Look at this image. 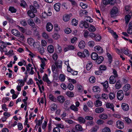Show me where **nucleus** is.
I'll use <instances>...</instances> for the list:
<instances>
[{
    "instance_id": "obj_52",
    "label": "nucleus",
    "mask_w": 132,
    "mask_h": 132,
    "mask_svg": "<svg viewBox=\"0 0 132 132\" xmlns=\"http://www.w3.org/2000/svg\"><path fill=\"white\" fill-rule=\"evenodd\" d=\"M67 88L70 90H72L74 88V86L73 85L71 84H69L67 86Z\"/></svg>"
},
{
    "instance_id": "obj_23",
    "label": "nucleus",
    "mask_w": 132,
    "mask_h": 132,
    "mask_svg": "<svg viewBox=\"0 0 132 132\" xmlns=\"http://www.w3.org/2000/svg\"><path fill=\"white\" fill-rule=\"evenodd\" d=\"M98 57V54L96 53L93 52L91 54V59L93 60H96Z\"/></svg>"
},
{
    "instance_id": "obj_60",
    "label": "nucleus",
    "mask_w": 132,
    "mask_h": 132,
    "mask_svg": "<svg viewBox=\"0 0 132 132\" xmlns=\"http://www.w3.org/2000/svg\"><path fill=\"white\" fill-rule=\"evenodd\" d=\"M54 29L55 31H57L60 30V28L58 27L57 24H55L54 25Z\"/></svg>"
},
{
    "instance_id": "obj_31",
    "label": "nucleus",
    "mask_w": 132,
    "mask_h": 132,
    "mask_svg": "<svg viewBox=\"0 0 132 132\" xmlns=\"http://www.w3.org/2000/svg\"><path fill=\"white\" fill-rule=\"evenodd\" d=\"M57 108V105L54 103L51 106V110L52 111H54Z\"/></svg>"
},
{
    "instance_id": "obj_45",
    "label": "nucleus",
    "mask_w": 132,
    "mask_h": 132,
    "mask_svg": "<svg viewBox=\"0 0 132 132\" xmlns=\"http://www.w3.org/2000/svg\"><path fill=\"white\" fill-rule=\"evenodd\" d=\"M30 10L33 12L34 13H36L37 12V10L34 6H30Z\"/></svg>"
},
{
    "instance_id": "obj_48",
    "label": "nucleus",
    "mask_w": 132,
    "mask_h": 132,
    "mask_svg": "<svg viewBox=\"0 0 132 132\" xmlns=\"http://www.w3.org/2000/svg\"><path fill=\"white\" fill-rule=\"evenodd\" d=\"M98 128V127L97 126H95L92 128L91 132H96Z\"/></svg>"
},
{
    "instance_id": "obj_34",
    "label": "nucleus",
    "mask_w": 132,
    "mask_h": 132,
    "mask_svg": "<svg viewBox=\"0 0 132 132\" xmlns=\"http://www.w3.org/2000/svg\"><path fill=\"white\" fill-rule=\"evenodd\" d=\"M28 22L29 24L31 26H33L35 25V23L33 20L31 19H29L28 21Z\"/></svg>"
},
{
    "instance_id": "obj_16",
    "label": "nucleus",
    "mask_w": 132,
    "mask_h": 132,
    "mask_svg": "<svg viewBox=\"0 0 132 132\" xmlns=\"http://www.w3.org/2000/svg\"><path fill=\"white\" fill-rule=\"evenodd\" d=\"M104 60V58L102 56L98 57L97 59L96 60V62L97 64H100Z\"/></svg>"
},
{
    "instance_id": "obj_42",
    "label": "nucleus",
    "mask_w": 132,
    "mask_h": 132,
    "mask_svg": "<svg viewBox=\"0 0 132 132\" xmlns=\"http://www.w3.org/2000/svg\"><path fill=\"white\" fill-rule=\"evenodd\" d=\"M107 55L109 58V61L110 62V63L111 62H112V57L111 56V55L108 53H107Z\"/></svg>"
},
{
    "instance_id": "obj_8",
    "label": "nucleus",
    "mask_w": 132,
    "mask_h": 132,
    "mask_svg": "<svg viewBox=\"0 0 132 132\" xmlns=\"http://www.w3.org/2000/svg\"><path fill=\"white\" fill-rule=\"evenodd\" d=\"M116 77H114V75L111 76L109 78V83L110 84H114L116 82Z\"/></svg>"
},
{
    "instance_id": "obj_22",
    "label": "nucleus",
    "mask_w": 132,
    "mask_h": 132,
    "mask_svg": "<svg viewBox=\"0 0 132 132\" xmlns=\"http://www.w3.org/2000/svg\"><path fill=\"white\" fill-rule=\"evenodd\" d=\"M43 80L44 81L46 82L48 84H50L51 83V82L48 79L47 75L46 73L45 74V75L43 78Z\"/></svg>"
},
{
    "instance_id": "obj_14",
    "label": "nucleus",
    "mask_w": 132,
    "mask_h": 132,
    "mask_svg": "<svg viewBox=\"0 0 132 132\" xmlns=\"http://www.w3.org/2000/svg\"><path fill=\"white\" fill-rule=\"evenodd\" d=\"M106 106L107 108H110L113 111H114V106L113 104L107 103L106 104Z\"/></svg>"
},
{
    "instance_id": "obj_27",
    "label": "nucleus",
    "mask_w": 132,
    "mask_h": 132,
    "mask_svg": "<svg viewBox=\"0 0 132 132\" xmlns=\"http://www.w3.org/2000/svg\"><path fill=\"white\" fill-rule=\"evenodd\" d=\"M99 117L101 119L105 120L107 118L108 116L106 114L103 113L100 115Z\"/></svg>"
},
{
    "instance_id": "obj_55",
    "label": "nucleus",
    "mask_w": 132,
    "mask_h": 132,
    "mask_svg": "<svg viewBox=\"0 0 132 132\" xmlns=\"http://www.w3.org/2000/svg\"><path fill=\"white\" fill-rule=\"evenodd\" d=\"M49 98L52 101H54L56 100L55 98L51 94L49 95Z\"/></svg>"
},
{
    "instance_id": "obj_54",
    "label": "nucleus",
    "mask_w": 132,
    "mask_h": 132,
    "mask_svg": "<svg viewBox=\"0 0 132 132\" xmlns=\"http://www.w3.org/2000/svg\"><path fill=\"white\" fill-rule=\"evenodd\" d=\"M80 14H83L84 15H86L88 12L85 10H81L80 11Z\"/></svg>"
},
{
    "instance_id": "obj_49",
    "label": "nucleus",
    "mask_w": 132,
    "mask_h": 132,
    "mask_svg": "<svg viewBox=\"0 0 132 132\" xmlns=\"http://www.w3.org/2000/svg\"><path fill=\"white\" fill-rule=\"evenodd\" d=\"M60 130L58 127H56L54 128L53 130V132H60Z\"/></svg>"
},
{
    "instance_id": "obj_59",
    "label": "nucleus",
    "mask_w": 132,
    "mask_h": 132,
    "mask_svg": "<svg viewBox=\"0 0 132 132\" xmlns=\"http://www.w3.org/2000/svg\"><path fill=\"white\" fill-rule=\"evenodd\" d=\"M112 72L114 75H113L114 76V77H118V76L116 70L114 69H113Z\"/></svg>"
},
{
    "instance_id": "obj_47",
    "label": "nucleus",
    "mask_w": 132,
    "mask_h": 132,
    "mask_svg": "<svg viewBox=\"0 0 132 132\" xmlns=\"http://www.w3.org/2000/svg\"><path fill=\"white\" fill-rule=\"evenodd\" d=\"M127 32L129 34H132V26H130L128 28Z\"/></svg>"
},
{
    "instance_id": "obj_2",
    "label": "nucleus",
    "mask_w": 132,
    "mask_h": 132,
    "mask_svg": "<svg viewBox=\"0 0 132 132\" xmlns=\"http://www.w3.org/2000/svg\"><path fill=\"white\" fill-rule=\"evenodd\" d=\"M117 97L118 100L121 101L123 100L124 97V94L122 90H120L117 93Z\"/></svg>"
},
{
    "instance_id": "obj_6",
    "label": "nucleus",
    "mask_w": 132,
    "mask_h": 132,
    "mask_svg": "<svg viewBox=\"0 0 132 132\" xmlns=\"http://www.w3.org/2000/svg\"><path fill=\"white\" fill-rule=\"evenodd\" d=\"M116 123L117 128L120 129H122L124 128V125L122 121L118 120L116 122Z\"/></svg>"
},
{
    "instance_id": "obj_57",
    "label": "nucleus",
    "mask_w": 132,
    "mask_h": 132,
    "mask_svg": "<svg viewBox=\"0 0 132 132\" xmlns=\"http://www.w3.org/2000/svg\"><path fill=\"white\" fill-rule=\"evenodd\" d=\"M80 5L83 9H85L87 7V6L83 3H80Z\"/></svg>"
},
{
    "instance_id": "obj_7",
    "label": "nucleus",
    "mask_w": 132,
    "mask_h": 132,
    "mask_svg": "<svg viewBox=\"0 0 132 132\" xmlns=\"http://www.w3.org/2000/svg\"><path fill=\"white\" fill-rule=\"evenodd\" d=\"M95 51L98 52L99 53H102L103 52V48L99 46H96L94 48Z\"/></svg>"
},
{
    "instance_id": "obj_29",
    "label": "nucleus",
    "mask_w": 132,
    "mask_h": 132,
    "mask_svg": "<svg viewBox=\"0 0 132 132\" xmlns=\"http://www.w3.org/2000/svg\"><path fill=\"white\" fill-rule=\"evenodd\" d=\"M95 105L96 107L101 106L102 105V102L99 100H97L95 102Z\"/></svg>"
},
{
    "instance_id": "obj_37",
    "label": "nucleus",
    "mask_w": 132,
    "mask_h": 132,
    "mask_svg": "<svg viewBox=\"0 0 132 132\" xmlns=\"http://www.w3.org/2000/svg\"><path fill=\"white\" fill-rule=\"evenodd\" d=\"M107 69L106 66L104 65H101L99 67V70H102L105 71Z\"/></svg>"
},
{
    "instance_id": "obj_62",
    "label": "nucleus",
    "mask_w": 132,
    "mask_h": 132,
    "mask_svg": "<svg viewBox=\"0 0 132 132\" xmlns=\"http://www.w3.org/2000/svg\"><path fill=\"white\" fill-rule=\"evenodd\" d=\"M91 63L90 62L88 63L86 65V68L87 70H90L91 69Z\"/></svg>"
},
{
    "instance_id": "obj_17",
    "label": "nucleus",
    "mask_w": 132,
    "mask_h": 132,
    "mask_svg": "<svg viewBox=\"0 0 132 132\" xmlns=\"http://www.w3.org/2000/svg\"><path fill=\"white\" fill-rule=\"evenodd\" d=\"M57 100L61 103H63L65 101V98L63 96L60 95L57 97Z\"/></svg>"
},
{
    "instance_id": "obj_38",
    "label": "nucleus",
    "mask_w": 132,
    "mask_h": 132,
    "mask_svg": "<svg viewBox=\"0 0 132 132\" xmlns=\"http://www.w3.org/2000/svg\"><path fill=\"white\" fill-rule=\"evenodd\" d=\"M66 94L68 96L70 97H72L74 96V94L73 93L70 91L67 92Z\"/></svg>"
},
{
    "instance_id": "obj_44",
    "label": "nucleus",
    "mask_w": 132,
    "mask_h": 132,
    "mask_svg": "<svg viewBox=\"0 0 132 132\" xmlns=\"http://www.w3.org/2000/svg\"><path fill=\"white\" fill-rule=\"evenodd\" d=\"M77 55L80 57H85V55L84 53H81L80 52H79L77 53Z\"/></svg>"
},
{
    "instance_id": "obj_46",
    "label": "nucleus",
    "mask_w": 132,
    "mask_h": 132,
    "mask_svg": "<svg viewBox=\"0 0 132 132\" xmlns=\"http://www.w3.org/2000/svg\"><path fill=\"white\" fill-rule=\"evenodd\" d=\"M101 97L102 99L106 100L108 98V95L106 94L103 93L102 94Z\"/></svg>"
},
{
    "instance_id": "obj_24",
    "label": "nucleus",
    "mask_w": 132,
    "mask_h": 132,
    "mask_svg": "<svg viewBox=\"0 0 132 132\" xmlns=\"http://www.w3.org/2000/svg\"><path fill=\"white\" fill-rule=\"evenodd\" d=\"M130 85L129 84H127L123 87V89L124 91L126 92L130 89Z\"/></svg>"
},
{
    "instance_id": "obj_56",
    "label": "nucleus",
    "mask_w": 132,
    "mask_h": 132,
    "mask_svg": "<svg viewBox=\"0 0 132 132\" xmlns=\"http://www.w3.org/2000/svg\"><path fill=\"white\" fill-rule=\"evenodd\" d=\"M125 121L128 124H131V120L127 117L125 118Z\"/></svg>"
},
{
    "instance_id": "obj_43",
    "label": "nucleus",
    "mask_w": 132,
    "mask_h": 132,
    "mask_svg": "<svg viewBox=\"0 0 132 132\" xmlns=\"http://www.w3.org/2000/svg\"><path fill=\"white\" fill-rule=\"evenodd\" d=\"M63 20L65 21H69L70 19V16L69 15H66L63 17Z\"/></svg>"
},
{
    "instance_id": "obj_40",
    "label": "nucleus",
    "mask_w": 132,
    "mask_h": 132,
    "mask_svg": "<svg viewBox=\"0 0 132 132\" xmlns=\"http://www.w3.org/2000/svg\"><path fill=\"white\" fill-rule=\"evenodd\" d=\"M9 10L12 13H15L16 11V9L14 8V7L11 6L9 7Z\"/></svg>"
},
{
    "instance_id": "obj_3",
    "label": "nucleus",
    "mask_w": 132,
    "mask_h": 132,
    "mask_svg": "<svg viewBox=\"0 0 132 132\" xmlns=\"http://www.w3.org/2000/svg\"><path fill=\"white\" fill-rule=\"evenodd\" d=\"M91 38L97 41H99L101 39V37L99 35H95L94 33H91Z\"/></svg>"
},
{
    "instance_id": "obj_19",
    "label": "nucleus",
    "mask_w": 132,
    "mask_h": 132,
    "mask_svg": "<svg viewBox=\"0 0 132 132\" xmlns=\"http://www.w3.org/2000/svg\"><path fill=\"white\" fill-rule=\"evenodd\" d=\"M92 90L94 92L99 93L100 92L101 89L98 86H95L93 87Z\"/></svg>"
},
{
    "instance_id": "obj_32",
    "label": "nucleus",
    "mask_w": 132,
    "mask_h": 132,
    "mask_svg": "<svg viewBox=\"0 0 132 132\" xmlns=\"http://www.w3.org/2000/svg\"><path fill=\"white\" fill-rule=\"evenodd\" d=\"M70 108L72 110L74 111L75 112L77 111L78 110V108L73 104L72 105L70 106Z\"/></svg>"
},
{
    "instance_id": "obj_21",
    "label": "nucleus",
    "mask_w": 132,
    "mask_h": 132,
    "mask_svg": "<svg viewBox=\"0 0 132 132\" xmlns=\"http://www.w3.org/2000/svg\"><path fill=\"white\" fill-rule=\"evenodd\" d=\"M47 50L49 53H52L54 51V46L51 45H49L47 47Z\"/></svg>"
},
{
    "instance_id": "obj_36",
    "label": "nucleus",
    "mask_w": 132,
    "mask_h": 132,
    "mask_svg": "<svg viewBox=\"0 0 132 132\" xmlns=\"http://www.w3.org/2000/svg\"><path fill=\"white\" fill-rule=\"evenodd\" d=\"M59 78L61 81H63L65 80V76L63 74H61L60 75Z\"/></svg>"
},
{
    "instance_id": "obj_39",
    "label": "nucleus",
    "mask_w": 132,
    "mask_h": 132,
    "mask_svg": "<svg viewBox=\"0 0 132 132\" xmlns=\"http://www.w3.org/2000/svg\"><path fill=\"white\" fill-rule=\"evenodd\" d=\"M53 38L55 39H57L60 37V35L57 33H55L52 36Z\"/></svg>"
},
{
    "instance_id": "obj_35",
    "label": "nucleus",
    "mask_w": 132,
    "mask_h": 132,
    "mask_svg": "<svg viewBox=\"0 0 132 132\" xmlns=\"http://www.w3.org/2000/svg\"><path fill=\"white\" fill-rule=\"evenodd\" d=\"M101 84L103 85L104 88H108L109 87L108 82L107 81H106L104 82L101 83Z\"/></svg>"
},
{
    "instance_id": "obj_1",
    "label": "nucleus",
    "mask_w": 132,
    "mask_h": 132,
    "mask_svg": "<svg viewBox=\"0 0 132 132\" xmlns=\"http://www.w3.org/2000/svg\"><path fill=\"white\" fill-rule=\"evenodd\" d=\"M83 130L80 124L76 125L75 127L73 128L72 130V132H80Z\"/></svg>"
},
{
    "instance_id": "obj_9",
    "label": "nucleus",
    "mask_w": 132,
    "mask_h": 132,
    "mask_svg": "<svg viewBox=\"0 0 132 132\" xmlns=\"http://www.w3.org/2000/svg\"><path fill=\"white\" fill-rule=\"evenodd\" d=\"M53 26L50 22L48 23L46 26L47 30L48 32H50L53 29Z\"/></svg>"
},
{
    "instance_id": "obj_64",
    "label": "nucleus",
    "mask_w": 132,
    "mask_h": 132,
    "mask_svg": "<svg viewBox=\"0 0 132 132\" xmlns=\"http://www.w3.org/2000/svg\"><path fill=\"white\" fill-rule=\"evenodd\" d=\"M18 127L20 130H21L23 128L22 124L20 123H18Z\"/></svg>"
},
{
    "instance_id": "obj_61",
    "label": "nucleus",
    "mask_w": 132,
    "mask_h": 132,
    "mask_svg": "<svg viewBox=\"0 0 132 132\" xmlns=\"http://www.w3.org/2000/svg\"><path fill=\"white\" fill-rule=\"evenodd\" d=\"M28 42L30 44L33 43V39L31 38H28L27 39Z\"/></svg>"
},
{
    "instance_id": "obj_15",
    "label": "nucleus",
    "mask_w": 132,
    "mask_h": 132,
    "mask_svg": "<svg viewBox=\"0 0 132 132\" xmlns=\"http://www.w3.org/2000/svg\"><path fill=\"white\" fill-rule=\"evenodd\" d=\"M86 45V43L84 41L82 40L79 42L78 46L80 49H83L85 48Z\"/></svg>"
},
{
    "instance_id": "obj_10",
    "label": "nucleus",
    "mask_w": 132,
    "mask_h": 132,
    "mask_svg": "<svg viewBox=\"0 0 132 132\" xmlns=\"http://www.w3.org/2000/svg\"><path fill=\"white\" fill-rule=\"evenodd\" d=\"M62 61H58L55 62L54 64L57 68H61L62 65Z\"/></svg>"
},
{
    "instance_id": "obj_63",
    "label": "nucleus",
    "mask_w": 132,
    "mask_h": 132,
    "mask_svg": "<svg viewBox=\"0 0 132 132\" xmlns=\"http://www.w3.org/2000/svg\"><path fill=\"white\" fill-rule=\"evenodd\" d=\"M34 20L35 22L36 23H40V21L39 18L37 17L35 18Z\"/></svg>"
},
{
    "instance_id": "obj_12",
    "label": "nucleus",
    "mask_w": 132,
    "mask_h": 132,
    "mask_svg": "<svg viewBox=\"0 0 132 132\" xmlns=\"http://www.w3.org/2000/svg\"><path fill=\"white\" fill-rule=\"evenodd\" d=\"M121 107L122 109L126 111H128L129 109V107L128 105L127 104L123 103L121 104Z\"/></svg>"
},
{
    "instance_id": "obj_50",
    "label": "nucleus",
    "mask_w": 132,
    "mask_h": 132,
    "mask_svg": "<svg viewBox=\"0 0 132 132\" xmlns=\"http://www.w3.org/2000/svg\"><path fill=\"white\" fill-rule=\"evenodd\" d=\"M65 33L69 34L71 32V29L69 28H67L65 30Z\"/></svg>"
},
{
    "instance_id": "obj_33",
    "label": "nucleus",
    "mask_w": 132,
    "mask_h": 132,
    "mask_svg": "<svg viewBox=\"0 0 132 132\" xmlns=\"http://www.w3.org/2000/svg\"><path fill=\"white\" fill-rule=\"evenodd\" d=\"M131 18L130 15H126L125 16V20L126 23V24H128Z\"/></svg>"
},
{
    "instance_id": "obj_5",
    "label": "nucleus",
    "mask_w": 132,
    "mask_h": 132,
    "mask_svg": "<svg viewBox=\"0 0 132 132\" xmlns=\"http://www.w3.org/2000/svg\"><path fill=\"white\" fill-rule=\"evenodd\" d=\"M118 9L116 7H114L111 10L110 14L111 16H114L118 12Z\"/></svg>"
},
{
    "instance_id": "obj_51",
    "label": "nucleus",
    "mask_w": 132,
    "mask_h": 132,
    "mask_svg": "<svg viewBox=\"0 0 132 132\" xmlns=\"http://www.w3.org/2000/svg\"><path fill=\"white\" fill-rule=\"evenodd\" d=\"M42 36L44 38L46 39H48L49 37L48 35L45 32H43L42 33Z\"/></svg>"
},
{
    "instance_id": "obj_11",
    "label": "nucleus",
    "mask_w": 132,
    "mask_h": 132,
    "mask_svg": "<svg viewBox=\"0 0 132 132\" xmlns=\"http://www.w3.org/2000/svg\"><path fill=\"white\" fill-rule=\"evenodd\" d=\"M61 6V4L60 3H56L54 5V7L55 10L56 11L58 12L60 10Z\"/></svg>"
},
{
    "instance_id": "obj_20",
    "label": "nucleus",
    "mask_w": 132,
    "mask_h": 132,
    "mask_svg": "<svg viewBox=\"0 0 132 132\" xmlns=\"http://www.w3.org/2000/svg\"><path fill=\"white\" fill-rule=\"evenodd\" d=\"M122 52L126 55H128L129 54V50L126 48H123L121 49Z\"/></svg>"
},
{
    "instance_id": "obj_13",
    "label": "nucleus",
    "mask_w": 132,
    "mask_h": 132,
    "mask_svg": "<svg viewBox=\"0 0 132 132\" xmlns=\"http://www.w3.org/2000/svg\"><path fill=\"white\" fill-rule=\"evenodd\" d=\"M12 33L15 36L19 37L20 36V32L15 29H12L11 30Z\"/></svg>"
},
{
    "instance_id": "obj_41",
    "label": "nucleus",
    "mask_w": 132,
    "mask_h": 132,
    "mask_svg": "<svg viewBox=\"0 0 132 132\" xmlns=\"http://www.w3.org/2000/svg\"><path fill=\"white\" fill-rule=\"evenodd\" d=\"M102 132H111L110 129L108 127H105L102 130Z\"/></svg>"
},
{
    "instance_id": "obj_4",
    "label": "nucleus",
    "mask_w": 132,
    "mask_h": 132,
    "mask_svg": "<svg viewBox=\"0 0 132 132\" xmlns=\"http://www.w3.org/2000/svg\"><path fill=\"white\" fill-rule=\"evenodd\" d=\"M103 2L105 5H107L109 4L113 5L116 3V0H103Z\"/></svg>"
},
{
    "instance_id": "obj_30",
    "label": "nucleus",
    "mask_w": 132,
    "mask_h": 132,
    "mask_svg": "<svg viewBox=\"0 0 132 132\" xmlns=\"http://www.w3.org/2000/svg\"><path fill=\"white\" fill-rule=\"evenodd\" d=\"M77 120L78 121L81 123H84L86 121L85 119L82 117L78 118Z\"/></svg>"
},
{
    "instance_id": "obj_28",
    "label": "nucleus",
    "mask_w": 132,
    "mask_h": 132,
    "mask_svg": "<svg viewBox=\"0 0 132 132\" xmlns=\"http://www.w3.org/2000/svg\"><path fill=\"white\" fill-rule=\"evenodd\" d=\"M104 109L101 107L96 108L95 110V112L97 113H100L104 111Z\"/></svg>"
},
{
    "instance_id": "obj_26",
    "label": "nucleus",
    "mask_w": 132,
    "mask_h": 132,
    "mask_svg": "<svg viewBox=\"0 0 132 132\" xmlns=\"http://www.w3.org/2000/svg\"><path fill=\"white\" fill-rule=\"evenodd\" d=\"M115 87L116 89H119L121 87V81L120 80H119L117 82L115 85Z\"/></svg>"
},
{
    "instance_id": "obj_18",
    "label": "nucleus",
    "mask_w": 132,
    "mask_h": 132,
    "mask_svg": "<svg viewBox=\"0 0 132 132\" xmlns=\"http://www.w3.org/2000/svg\"><path fill=\"white\" fill-rule=\"evenodd\" d=\"M67 70L68 72H71L73 75H77V71L73 70L72 69H71L70 67H68Z\"/></svg>"
},
{
    "instance_id": "obj_53",
    "label": "nucleus",
    "mask_w": 132,
    "mask_h": 132,
    "mask_svg": "<svg viewBox=\"0 0 132 132\" xmlns=\"http://www.w3.org/2000/svg\"><path fill=\"white\" fill-rule=\"evenodd\" d=\"M72 25L75 26H76L78 24L77 22L76 21L75 19H73L72 20Z\"/></svg>"
},
{
    "instance_id": "obj_58",
    "label": "nucleus",
    "mask_w": 132,
    "mask_h": 132,
    "mask_svg": "<svg viewBox=\"0 0 132 132\" xmlns=\"http://www.w3.org/2000/svg\"><path fill=\"white\" fill-rule=\"evenodd\" d=\"M39 50L41 54H42L44 52V48L43 47H40L39 48Z\"/></svg>"
},
{
    "instance_id": "obj_25",
    "label": "nucleus",
    "mask_w": 132,
    "mask_h": 132,
    "mask_svg": "<svg viewBox=\"0 0 132 132\" xmlns=\"http://www.w3.org/2000/svg\"><path fill=\"white\" fill-rule=\"evenodd\" d=\"M110 100H112L114 99L116 96V94L114 93L110 92L109 94Z\"/></svg>"
}]
</instances>
